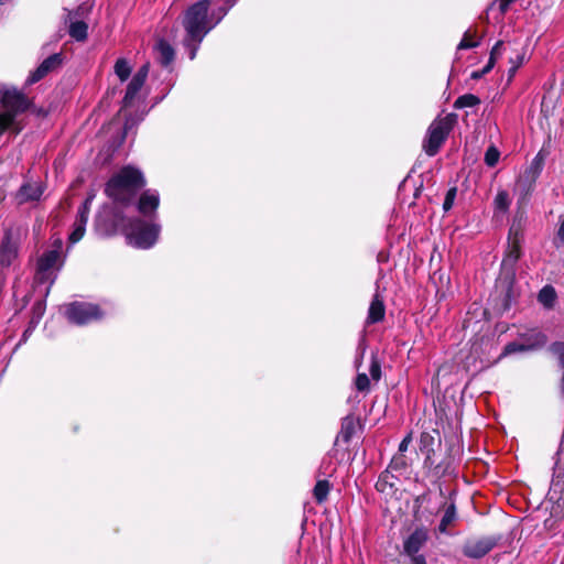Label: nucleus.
<instances>
[{
	"label": "nucleus",
	"mask_w": 564,
	"mask_h": 564,
	"mask_svg": "<svg viewBox=\"0 0 564 564\" xmlns=\"http://www.w3.org/2000/svg\"><path fill=\"white\" fill-rule=\"evenodd\" d=\"M209 0H199L183 14L182 25L185 30L183 44L188 51L189 59L196 57L204 37L218 24V21H213L215 13L209 14Z\"/></svg>",
	"instance_id": "obj_1"
},
{
	"label": "nucleus",
	"mask_w": 564,
	"mask_h": 564,
	"mask_svg": "<svg viewBox=\"0 0 564 564\" xmlns=\"http://www.w3.org/2000/svg\"><path fill=\"white\" fill-rule=\"evenodd\" d=\"M119 230L126 235L129 245L140 249H149L158 241L161 226L153 221L145 223L139 218L128 220L121 213L116 212L106 231L112 234Z\"/></svg>",
	"instance_id": "obj_2"
},
{
	"label": "nucleus",
	"mask_w": 564,
	"mask_h": 564,
	"mask_svg": "<svg viewBox=\"0 0 564 564\" xmlns=\"http://www.w3.org/2000/svg\"><path fill=\"white\" fill-rule=\"evenodd\" d=\"M144 185V177L138 169L124 166L108 181L105 192L113 202L127 205Z\"/></svg>",
	"instance_id": "obj_3"
},
{
	"label": "nucleus",
	"mask_w": 564,
	"mask_h": 564,
	"mask_svg": "<svg viewBox=\"0 0 564 564\" xmlns=\"http://www.w3.org/2000/svg\"><path fill=\"white\" fill-rule=\"evenodd\" d=\"M453 127L449 117L434 120L429 127L426 138L423 142V149L430 156H434L442 144L445 142Z\"/></svg>",
	"instance_id": "obj_4"
},
{
	"label": "nucleus",
	"mask_w": 564,
	"mask_h": 564,
	"mask_svg": "<svg viewBox=\"0 0 564 564\" xmlns=\"http://www.w3.org/2000/svg\"><path fill=\"white\" fill-rule=\"evenodd\" d=\"M58 250H50L45 252L37 261V268L35 273V282L37 284L48 283L45 293L50 291V286L54 283L57 271L61 268Z\"/></svg>",
	"instance_id": "obj_5"
},
{
	"label": "nucleus",
	"mask_w": 564,
	"mask_h": 564,
	"mask_svg": "<svg viewBox=\"0 0 564 564\" xmlns=\"http://www.w3.org/2000/svg\"><path fill=\"white\" fill-rule=\"evenodd\" d=\"M67 319L76 325H86L102 317L100 308L91 303L74 302L66 306Z\"/></svg>",
	"instance_id": "obj_6"
},
{
	"label": "nucleus",
	"mask_w": 564,
	"mask_h": 564,
	"mask_svg": "<svg viewBox=\"0 0 564 564\" xmlns=\"http://www.w3.org/2000/svg\"><path fill=\"white\" fill-rule=\"evenodd\" d=\"M26 234L22 228H9L0 245V264L10 267L18 257L19 243L23 235Z\"/></svg>",
	"instance_id": "obj_7"
},
{
	"label": "nucleus",
	"mask_w": 564,
	"mask_h": 564,
	"mask_svg": "<svg viewBox=\"0 0 564 564\" xmlns=\"http://www.w3.org/2000/svg\"><path fill=\"white\" fill-rule=\"evenodd\" d=\"M4 111L0 116L10 117V127L14 123L15 116L24 112L30 107L29 99L15 89L6 90L2 95Z\"/></svg>",
	"instance_id": "obj_8"
},
{
	"label": "nucleus",
	"mask_w": 564,
	"mask_h": 564,
	"mask_svg": "<svg viewBox=\"0 0 564 564\" xmlns=\"http://www.w3.org/2000/svg\"><path fill=\"white\" fill-rule=\"evenodd\" d=\"M150 69V64L145 63L142 65L138 72L133 75L132 79L130 80L126 95L122 100V111H126L129 107H131L137 99L141 88L143 87L148 74Z\"/></svg>",
	"instance_id": "obj_9"
},
{
	"label": "nucleus",
	"mask_w": 564,
	"mask_h": 564,
	"mask_svg": "<svg viewBox=\"0 0 564 564\" xmlns=\"http://www.w3.org/2000/svg\"><path fill=\"white\" fill-rule=\"evenodd\" d=\"M427 536L426 529L419 528L404 541V552L412 557L414 564H426L424 556L419 555L417 553L426 543Z\"/></svg>",
	"instance_id": "obj_10"
},
{
	"label": "nucleus",
	"mask_w": 564,
	"mask_h": 564,
	"mask_svg": "<svg viewBox=\"0 0 564 564\" xmlns=\"http://www.w3.org/2000/svg\"><path fill=\"white\" fill-rule=\"evenodd\" d=\"M509 246L507 253L503 258L502 264L512 267L521 257V245L523 241L522 228L516 221L511 225L509 230Z\"/></svg>",
	"instance_id": "obj_11"
},
{
	"label": "nucleus",
	"mask_w": 564,
	"mask_h": 564,
	"mask_svg": "<svg viewBox=\"0 0 564 564\" xmlns=\"http://www.w3.org/2000/svg\"><path fill=\"white\" fill-rule=\"evenodd\" d=\"M496 539L479 538L468 540L463 546V553L470 558H480L488 554L496 546Z\"/></svg>",
	"instance_id": "obj_12"
},
{
	"label": "nucleus",
	"mask_w": 564,
	"mask_h": 564,
	"mask_svg": "<svg viewBox=\"0 0 564 564\" xmlns=\"http://www.w3.org/2000/svg\"><path fill=\"white\" fill-rule=\"evenodd\" d=\"M160 204L159 193L154 189H147L139 199L138 210L141 215L150 217L151 220L156 216V209Z\"/></svg>",
	"instance_id": "obj_13"
},
{
	"label": "nucleus",
	"mask_w": 564,
	"mask_h": 564,
	"mask_svg": "<svg viewBox=\"0 0 564 564\" xmlns=\"http://www.w3.org/2000/svg\"><path fill=\"white\" fill-rule=\"evenodd\" d=\"M62 64V55L56 53L45 58L41 65L30 74L26 79L28 85H33L44 78L48 73Z\"/></svg>",
	"instance_id": "obj_14"
},
{
	"label": "nucleus",
	"mask_w": 564,
	"mask_h": 564,
	"mask_svg": "<svg viewBox=\"0 0 564 564\" xmlns=\"http://www.w3.org/2000/svg\"><path fill=\"white\" fill-rule=\"evenodd\" d=\"M519 339L527 345L530 351L543 348L547 343V336L539 328H528L518 334Z\"/></svg>",
	"instance_id": "obj_15"
},
{
	"label": "nucleus",
	"mask_w": 564,
	"mask_h": 564,
	"mask_svg": "<svg viewBox=\"0 0 564 564\" xmlns=\"http://www.w3.org/2000/svg\"><path fill=\"white\" fill-rule=\"evenodd\" d=\"M154 53L156 61L162 66H169L174 61L175 57L174 48L170 43H167L163 39L158 40L154 46Z\"/></svg>",
	"instance_id": "obj_16"
},
{
	"label": "nucleus",
	"mask_w": 564,
	"mask_h": 564,
	"mask_svg": "<svg viewBox=\"0 0 564 564\" xmlns=\"http://www.w3.org/2000/svg\"><path fill=\"white\" fill-rule=\"evenodd\" d=\"M386 314V307L383 303V299L376 293L370 303L368 315H367V324H375L383 319Z\"/></svg>",
	"instance_id": "obj_17"
},
{
	"label": "nucleus",
	"mask_w": 564,
	"mask_h": 564,
	"mask_svg": "<svg viewBox=\"0 0 564 564\" xmlns=\"http://www.w3.org/2000/svg\"><path fill=\"white\" fill-rule=\"evenodd\" d=\"M43 194V187L40 183H26L21 186L18 197L21 203L37 200Z\"/></svg>",
	"instance_id": "obj_18"
},
{
	"label": "nucleus",
	"mask_w": 564,
	"mask_h": 564,
	"mask_svg": "<svg viewBox=\"0 0 564 564\" xmlns=\"http://www.w3.org/2000/svg\"><path fill=\"white\" fill-rule=\"evenodd\" d=\"M87 220H88V217L77 214L76 219L73 225V230L68 238L70 243H76L84 237Z\"/></svg>",
	"instance_id": "obj_19"
},
{
	"label": "nucleus",
	"mask_w": 564,
	"mask_h": 564,
	"mask_svg": "<svg viewBox=\"0 0 564 564\" xmlns=\"http://www.w3.org/2000/svg\"><path fill=\"white\" fill-rule=\"evenodd\" d=\"M538 300L545 308H553L556 301L554 288L551 285L543 286L539 292Z\"/></svg>",
	"instance_id": "obj_20"
},
{
	"label": "nucleus",
	"mask_w": 564,
	"mask_h": 564,
	"mask_svg": "<svg viewBox=\"0 0 564 564\" xmlns=\"http://www.w3.org/2000/svg\"><path fill=\"white\" fill-rule=\"evenodd\" d=\"M456 518V507L454 503H451L444 511V514L438 525V531L441 533H447V529L454 524Z\"/></svg>",
	"instance_id": "obj_21"
},
{
	"label": "nucleus",
	"mask_w": 564,
	"mask_h": 564,
	"mask_svg": "<svg viewBox=\"0 0 564 564\" xmlns=\"http://www.w3.org/2000/svg\"><path fill=\"white\" fill-rule=\"evenodd\" d=\"M88 25L84 21H72L69 24V35L76 41H84L87 37Z\"/></svg>",
	"instance_id": "obj_22"
},
{
	"label": "nucleus",
	"mask_w": 564,
	"mask_h": 564,
	"mask_svg": "<svg viewBox=\"0 0 564 564\" xmlns=\"http://www.w3.org/2000/svg\"><path fill=\"white\" fill-rule=\"evenodd\" d=\"M480 104V99L473 94H465L463 96H459L455 102L454 108L456 109H463V108H471L475 106H478Z\"/></svg>",
	"instance_id": "obj_23"
},
{
	"label": "nucleus",
	"mask_w": 564,
	"mask_h": 564,
	"mask_svg": "<svg viewBox=\"0 0 564 564\" xmlns=\"http://www.w3.org/2000/svg\"><path fill=\"white\" fill-rule=\"evenodd\" d=\"M495 209L501 213H506L510 205L511 198L507 191H499L494 199Z\"/></svg>",
	"instance_id": "obj_24"
},
{
	"label": "nucleus",
	"mask_w": 564,
	"mask_h": 564,
	"mask_svg": "<svg viewBox=\"0 0 564 564\" xmlns=\"http://www.w3.org/2000/svg\"><path fill=\"white\" fill-rule=\"evenodd\" d=\"M131 66L126 58H118L115 64V74L121 82H126L131 74Z\"/></svg>",
	"instance_id": "obj_25"
},
{
	"label": "nucleus",
	"mask_w": 564,
	"mask_h": 564,
	"mask_svg": "<svg viewBox=\"0 0 564 564\" xmlns=\"http://www.w3.org/2000/svg\"><path fill=\"white\" fill-rule=\"evenodd\" d=\"M330 485L327 480H318L314 487L313 494L318 503L326 500Z\"/></svg>",
	"instance_id": "obj_26"
},
{
	"label": "nucleus",
	"mask_w": 564,
	"mask_h": 564,
	"mask_svg": "<svg viewBox=\"0 0 564 564\" xmlns=\"http://www.w3.org/2000/svg\"><path fill=\"white\" fill-rule=\"evenodd\" d=\"M527 351H530L529 348H527V345L522 343V340H520L518 338V340L516 341H511L509 344H507L503 348V351L500 356V358L502 357H506V356H509L511 354H516V352H527Z\"/></svg>",
	"instance_id": "obj_27"
},
{
	"label": "nucleus",
	"mask_w": 564,
	"mask_h": 564,
	"mask_svg": "<svg viewBox=\"0 0 564 564\" xmlns=\"http://www.w3.org/2000/svg\"><path fill=\"white\" fill-rule=\"evenodd\" d=\"M501 46H502L501 41H498L495 44V46L492 47V50L490 52L489 61H488L487 65L482 68V74H487L491 70V68L494 67V65L496 63L497 56L500 55V53H501Z\"/></svg>",
	"instance_id": "obj_28"
},
{
	"label": "nucleus",
	"mask_w": 564,
	"mask_h": 564,
	"mask_svg": "<svg viewBox=\"0 0 564 564\" xmlns=\"http://www.w3.org/2000/svg\"><path fill=\"white\" fill-rule=\"evenodd\" d=\"M552 484L555 487L564 484V463L561 460L555 463Z\"/></svg>",
	"instance_id": "obj_29"
},
{
	"label": "nucleus",
	"mask_w": 564,
	"mask_h": 564,
	"mask_svg": "<svg viewBox=\"0 0 564 564\" xmlns=\"http://www.w3.org/2000/svg\"><path fill=\"white\" fill-rule=\"evenodd\" d=\"M499 158V151L495 147H489L485 153V163L492 167L498 163Z\"/></svg>",
	"instance_id": "obj_30"
},
{
	"label": "nucleus",
	"mask_w": 564,
	"mask_h": 564,
	"mask_svg": "<svg viewBox=\"0 0 564 564\" xmlns=\"http://www.w3.org/2000/svg\"><path fill=\"white\" fill-rule=\"evenodd\" d=\"M551 352L557 357L562 368H564V341H555L550 346Z\"/></svg>",
	"instance_id": "obj_31"
},
{
	"label": "nucleus",
	"mask_w": 564,
	"mask_h": 564,
	"mask_svg": "<svg viewBox=\"0 0 564 564\" xmlns=\"http://www.w3.org/2000/svg\"><path fill=\"white\" fill-rule=\"evenodd\" d=\"M355 384L358 391H368L370 387V380L366 373H358Z\"/></svg>",
	"instance_id": "obj_32"
},
{
	"label": "nucleus",
	"mask_w": 564,
	"mask_h": 564,
	"mask_svg": "<svg viewBox=\"0 0 564 564\" xmlns=\"http://www.w3.org/2000/svg\"><path fill=\"white\" fill-rule=\"evenodd\" d=\"M456 193H457L456 187H452L447 191L444 203H443V208L445 212L449 210L453 207L455 198H456Z\"/></svg>",
	"instance_id": "obj_33"
},
{
	"label": "nucleus",
	"mask_w": 564,
	"mask_h": 564,
	"mask_svg": "<svg viewBox=\"0 0 564 564\" xmlns=\"http://www.w3.org/2000/svg\"><path fill=\"white\" fill-rule=\"evenodd\" d=\"M94 198L95 194H89L85 202L82 204V206L78 208L77 214L88 217Z\"/></svg>",
	"instance_id": "obj_34"
},
{
	"label": "nucleus",
	"mask_w": 564,
	"mask_h": 564,
	"mask_svg": "<svg viewBox=\"0 0 564 564\" xmlns=\"http://www.w3.org/2000/svg\"><path fill=\"white\" fill-rule=\"evenodd\" d=\"M369 371H370L371 378L373 380L378 381L380 379L381 368H380V364L378 362V360L375 357H372Z\"/></svg>",
	"instance_id": "obj_35"
},
{
	"label": "nucleus",
	"mask_w": 564,
	"mask_h": 564,
	"mask_svg": "<svg viewBox=\"0 0 564 564\" xmlns=\"http://www.w3.org/2000/svg\"><path fill=\"white\" fill-rule=\"evenodd\" d=\"M478 43L477 42H474L469 39V34L468 33H465L463 40L460 41V43L458 44V50H466V48H471V47H475L477 46Z\"/></svg>",
	"instance_id": "obj_36"
},
{
	"label": "nucleus",
	"mask_w": 564,
	"mask_h": 564,
	"mask_svg": "<svg viewBox=\"0 0 564 564\" xmlns=\"http://www.w3.org/2000/svg\"><path fill=\"white\" fill-rule=\"evenodd\" d=\"M8 128H10V117L9 116H0V135Z\"/></svg>",
	"instance_id": "obj_37"
},
{
	"label": "nucleus",
	"mask_w": 564,
	"mask_h": 564,
	"mask_svg": "<svg viewBox=\"0 0 564 564\" xmlns=\"http://www.w3.org/2000/svg\"><path fill=\"white\" fill-rule=\"evenodd\" d=\"M228 9L226 8H219L217 11H214L215 13L213 21H218V23L224 19V17L227 14Z\"/></svg>",
	"instance_id": "obj_38"
},
{
	"label": "nucleus",
	"mask_w": 564,
	"mask_h": 564,
	"mask_svg": "<svg viewBox=\"0 0 564 564\" xmlns=\"http://www.w3.org/2000/svg\"><path fill=\"white\" fill-rule=\"evenodd\" d=\"M514 1L516 0H498L500 13L505 14L508 11L509 6Z\"/></svg>",
	"instance_id": "obj_39"
},
{
	"label": "nucleus",
	"mask_w": 564,
	"mask_h": 564,
	"mask_svg": "<svg viewBox=\"0 0 564 564\" xmlns=\"http://www.w3.org/2000/svg\"><path fill=\"white\" fill-rule=\"evenodd\" d=\"M411 441H412L411 435L405 436V437L402 440V442L400 443V445H399V452H400V453H404V452H406V449H408L409 444L411 443Z\"/></svg>",
	"instance_id": "obj_40"
},
{
	"label": "nucleus",
	"mask_w": 564,
	"mask_h": 564,
	"mask_svg": "<svg viewBox=\"0 0 564 564\" xmlns=\"http://www.w3.org/2000/svg\"><path fill=\"white\" fill-rule=\"evenodd\" d=\"M387 476H380L379 480L377 481L376 484V488L379 490V491H386V488L388 486V481H387Z\"/></svg>",
	"instance_id": "obj_41"
},
{
	"label": "nucleus",
	"mask_w": 564,
	"mask_h": 564,
	"mask_svg": "<svg viewBox=\"0 0 564 564\" xmlns=\"http://www.w3.org/2000/svg\"><path fill=\"white\" fill-rule=\"evenodd\" d=\"M352 424V421L349 419H345L343 422V433H345V438H349L348 430H350V425Z\"/></svg>",
	"instance_id": "obj_42"
},
{
	"label": "nucleus",
	"mask_w": 564,
	"mask_h": 564,
	"mask_svg": "<svg viewBox=\"0 0 564 564\" xmlns=\"http://www.w3.org/2000/svg\"><path fill=\"white\" fill-rule=\"evenodd\" d=\"M134 123H135V122H134L132 119H130V118H127V119H126V122H124V126H123V132H124V134H127V133H128V131H129L130 129H132V128H133Z\"/></svg>",
	"instance_id": "obj_43"
},
{
	"label": "nucleus",
	"mask_w": 564,
	"mask_h": 564,
	"mask_svg": "<svg viewBox=\"0 0 564 564\" xmlns=\"http://www.w3.org/2000/svg\"><path fill=\"white\" fill-rule=\"evenodd\" d=\"M522 61L523 58L521 56H518V59H517V64H514L511 68H510V76H513L514 73L517 72V69L519 68V66L522 64Z\"/></svg>",
	"instance_id": "obj_44"
},
{
	"label": "nucleus",
	"mask_w": 564,
	"mask_h": 564,
	"mask_svg": "<svg viewBox=\"0 0 564 564\" xmlns=\"http://www.w3.org/2000/svg\"><path fill=\"white\" fill-rule=\"evenodd\" d=\"M34 312L37 314V317L40 318L44 312V307L42 305V303H37L36 305H34L33 307Z\"/></svg>",
	"instance_id": "obj_45"
},
{
	"label": "nucleus",
	"mask_w": 564,
	"mask_h": 564,
	"mask_svg": "<svg viewBox=\"0 0 564 564\" xmlns=\"http://www.w3.org/2000/svg\"><path fill=\"white\" fill-rule=\"evenodd\" d=\"M557 236H558L560 240L564 242V219L562 220V223L560 225Z\"/></svg>",
	"instance_id": "obj_46"
},
{
	"label": "nucleus",
	"mask_w": 564,
	"mask_h": 564,
	"mask_svg": "<svg viewBox=\"0 0 564 564\" xmlns=\"http://www.w3.org/2000/svg\"><path fill=\"white\" fill-rule=\"evenodd\" d=\"M484 75H485V74H482V69H481V70H477V72H474V73L471 74V78H474V79H478V78L482 77Z\"/></svg>",
	"instance_id": "obj_47"
},
{
	"label": "nucleus",
	"mask_w": 564,
	"mask_h": 564,
	"mask_svg": "<svg viewBox=\"0 0 564 564\" xmlns=\"http://www.w3.org/2000/svg\"><path fill=\"white\" fill-rule=\"evenodd\" d=\"M561 391L564 394V368H563V376H562V379H561Z\"/></svg>",
	"instance_id": "obj_48"
},
{
	"label": "nucleus",
	"mask_w": 564,
	"mask_h": 564,
	"mask_svg": "<svg viewBox=\"0 0 564 564\" xmlns=\"http://www.w3.org/2000/svg\"><path fill=\"white\" fill-rule=\"evenodd\" d=\"M101 221H102V215H99V216L97 217V220H96V223H97V227H99V226L101 225Z\"/></svg>",
	"instance_id": "obj_49"
}]
</instances>
